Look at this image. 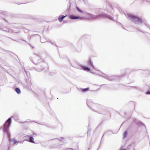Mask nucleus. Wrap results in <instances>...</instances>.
I'll return each mask as SVG.
<instances>
[{"label": "nucleus", "mask_w": 150, "mask_h": 150, "mask_svg": "<svg viewBox=\"0 0 150 150\" xmlns=\"http://www.w3.org/2000/svg\"><path fill=\"white\" fill-rule=\"evenodd\" d=\"M11 118H13L16 121L19 120V118L18 117V116L17 117H16L15 116H14L8 118L5 122L4 125L3 132L4 133H8V129L11 122Z\"/></svg>", "instance_id": "1"}, {"label": "nucleus", "mask_w": 150, "mask_h": 150, "mask_svg": "<svg viewBox=\"0 0 150 150\" xmlns=\"http://www.w3.org/2000/svg\"><path fill=\"white\" fill-rule=\"evenodd\" d=\"M88 15L92 19H95L98 18L100 17H102L104 18H108L112 21H115V19L113 18V17L106 13H102L96 15L89 13H88Z\"/></svg>", "instance_id": "2"}, {"label": "nucleus", "mask_w": 150, "mask_h": 150, "mask_svg": "<svg viewBox=\"0 0 150 150\" xmlns=\"http://www.w3.org/2000/svg\"><path fill=\"white\" fill-rule=\"evenodd\" d=\"M127 18L129 19L133 23L136 24H140L143 23L141 19L135 16H133L130 14H127Z\"/></svg>", "instance_id": "3"}, {"label": "nucleus", "mask_w": 150, "mask_h": 150, "mask_svg": "<svg viewBox=\"0 0 150 150\" xmlns=\"http://www.w3.org/2000/svg\"><path fill=\"white\" fill-rule=\"evenodd\" d=\"M103 106L100 104H95L93 106L92 109L100 114H104L105 113L103 111Z\"/></svg>", "instance_id": "4"}, {"label": "nucleus", "mask_w": 150, "mask_h": 150, "mask_svg": "<svg viewBox=\"0 0 150 150\" xmlns=\"http://www.w3.org/2000/svg\"><path fill=\"white\" fill-rule=\"evenodd\" d=\"M26 139L25 140L28 141L30 142L34 143L35 142L34 141V138L31 136H26L25 137Z\"/></svg>", "instance_id": "5"}, {"label": "nucleus", "mask_w": 150, "mask_h": 150, "mask_svg": "<svg viewBox=\"0 0 150 150\" xmlns=\"http://www.w3.org/2000/svg\"><path fill=\"white\" fill-rule=\"evenodd\" d=\"M100 76H102L104 77V78L107 79L108 80L110 81H111L113 80V79L114 78V76H108L102 73V74L100 75Z\"/></svg>", "instance_id": "6"}, {"label": "nucleus", "mask_w": 150, "mask_h": 150, "mask_svg": "<svg viewBox=\"0 0 150 150\" xmlns=\"http://www.w3.org/2000/svg\"><path fill=\"white\" fill-rule=\"evenodd\" d=\"M69 17L70 19H80L81 20H82L85 19V18L84 17H81L78 16H76L74 15H70L69 16Z\"/></svg>", "instance_id": "7"}, {"label": "nucleus", "mask_w": 150, "mask_h": 150, "mask_svg": "<svg viewBox=\"0 0 150 150\" xmlns=\"http://www.w3.org/2000/svg\"><path fill=\"white\" fill-rule=\"evenodd\" d=\"M87 65L89 67H92L94 69H96L93 65V62L92 61L89 59L87 62Z\"/></svg>", "instance_id": "8"}, {"label": "nucleus", "mask_w": 150, "mask_h": 150, "mask_svg": "<svg viewBox=\"0 0 150 150\" xmlns=\"http://www.w3.org/2000/svg\"><path fill=\"white\" fill-rule=\"evenodd\" d=\"M67 16V15L64 16V15H61L58 18V21L60 22H61L63 19L66 17Z\"/></svg>", "instance_id": "9"}, {"label": "nucleus", "mask_w": 150, "mask_h": 150, "mask_svg": "<svg viewBox=\"0 0 150 150\" xmlns=\"http://www.w3.org/2000/svg\"><path fill=\"white\" fill-rule=\"evenodd\" d=\"M86 103L87 105L89 107H91V105H92L93 104V102L91 101L90 100H86Z\"/></svg>", "instance_id": "10"}, {"label": "nucleus", "mask_w": 150, "mask_h": 150, "mask_svg": "<svg viewBox=\"0 0 150 150\" xmlns=\"http://www.w3.org/2000/svg\"><path fill=\"white\" fill-rule=\"evenodd\" d=\"M33 54L35 55H36L37 56V59H39V62H43L44 60L43 59H41L40 58V56L35 53H33Z\"/></svg>", "instance_id": "11"}, {"label": "nucleus", "mask_w": 150, "mask_h": 150, "mask_svg": "<svg viewBox=\"0 0 150 150\" xmlns=\"http://www.w3.org/2000/svg\"><path fill=\"white\" fill-rule=\"evenodd\" d=\"M133 121L134 122L136 123L137 124H139V125H142L143 124L141 122L139 121L138 120L136 119H134L133 120Z\"/></svg>", "instance_id": "12"}, {"label": "nucleus", "mask_w": 150, "mask_h": 150, "mask_svg": "<svg viewBox=\"0 0 150 150\" xmlns=\"http://www.w3.org/2000/svg\"><path fill=\"white\" fill-rule=\"evenodd\" d=\"M79 91H81L82 92H86L89 90V88H86L84 89L80 88L79 89Z\"/></svg>", "instance_id": "13"}, {"label": "nucleus", "mask_w": 150, "mask_h": 150, "mask_svg": "<svg viewBox=\"0 0 150 150\" xmlns=\"http://www.w3.org/2000/svg\"><path fill=\"white\" fill-rule=\"evenodd\" d=\"M82 68L85 71H90V68L87 67L82 66Z\"/></svg>", "instance_id": "14"}, {"label": "nucleus", "mask_w": 150, "mask_h": 150, "mask_svg": "<svg viewBox=\"0 0 150 150\" xmlns=\"http://www.w3.org/2000/svg\"><path fill=\"white\" fill-rule=\"evenodd\" d=\"M44 69V68L43 67H40V68H38V67L37 68L36 70L38 71H42Z\"/></svg>", "instance_id": "15"}, {"label": "nucleus", "mask_w": 150, "mask_h": 150, "mask_svg": "<svg viewBox=\"0 0 150 150\" xmlns=\"http://www.w3.org/2000/svg\"><path fill=\"white\" fill-rule=\"evenodd\" d=\"M16 92L18 94L21 93V91L20 89L18 88H16L15 89Z\"/></svg>", "instance_id": "16"}, {"label": "nucleus", "mask_w": 150, "mask_h": 150, "mask_svg": "<svg viewBox=\"0 0 150 150\" xmlns=\"http://www.w3.org/2000/svg\"><path fill=\"white\" fill-rule=\"evenodd\" d=\"M127 130H126L124 132L123 135V138H125L127 136Z\"/></svg>", "instance_id": "17"}, {"label": "nucleus", "mask_w": 150, "mask_h": 150, "mask_svg": "<svg viewBox=\"0 0 150 150\" xmlns=\"http://www.w3.org/2000/svg\"><path fill=\"white\" fill-rule=\"evenodd\" d=\"M27 85L28 86V87L29 88L30 87L32 83L30 81H27Z\"/></svg>", "instance_id": "18"}, {"label": "nucleus", "mask_w": 150, "mask_h": 150, "mask_svg": "<svg viewBox=\"0 0 150 150\" xmlns=\"http://www.w3.org/2000/svg\"><path fill=\"white\" fill-rule=\"evenodd\" d=\"M9 140H10V141H11L12 142H14V144H16L17 142L16 140L14 138H13V139H10Z\"/></svg>", "instance_id": "19"}, {"label": "nucleus", "mask_w": 150, "mask_h": 150, "mask_svg": "<svg viewBox=\"0 0 150 150\" xmlns=\"http://www.w3.org/2000/svg\"><path fill=\"white\" fill-rule=\"evenodd\" d=\"M47 41L48 42H50L52 45H55V43L54 42H52L50 40H49L48 41Z\"/></svg>", "instance_id": "20"}, {"label": "nucleus", "mask_w": 150, "mask_h": 150, "mask_svg": "<svg viewBox=\"0 0 150 150\" xmlns=\"http://www.w3.org/2000/svg\"><path fill=\"white\" fill-rule=\"evenodd\" d=\"M76 9L78 10V11L80 13H81L82 12V11L78 7H76Z\"/></svg>", "instance_id": "21"}, {"label": "nucleus", "mask_w": 150, "mask_h": 150, "mask_svg": "<svg viewBox=\"0 0 150 150\" xmlns=\"http://www.w3.org/2000/svg\"><path fill=\"white\" fill-rule=\"evenodd\" d=\"M30 60L32 61V62L34 64H37L38 63H35V62H34L33 61V58H32V57H30Z\"/></svg>", "instance_id": "22"}, {"label": "nucleus", "mask_w": 150, "mask_h": 150, "mask_svg": "<svg viewBox=\"0 0 150 150\" xmlns=\"http://www.w3.org/2000/svg\"><path fill=\"white\" fill-rule=\"evenodd\" d=\"M64 138L63 137H61L58 139V140L61 141H62L64 140Z\"/></svg>", "instance_id": "23"}, {"label": "nucleus", "mask_w": 150, "mask_h": 150, "mask_svg": "<svg viewBox=\"0 0 150 150\" xmlns=\"http://www.w3.org/2000/svg\"><path fill=\"white\" fill-rule=\"evenodd\" d=\"M81 13H84L85 14H87L88 13H87L85 11L83 10L82 11V12Z\"/></svg>", "instance_id": "24"}, {"label": "nucleus", "mask_w": 150, "mask_h": 150, "mask_svg": "<svg viewBox=\"0 0 150 150\" xmlns=\"http://www.w3.org/2000/svg\"><path fill=\"white\" fill-rule=\"evenodd\" d=\"M145 26L146 27H147L149 29H150V26H149V25H147V24H145Z\"/></svg>", "instance_id": "25"}, {"label": "nucleus", "mask_w": 150, "mask_h": 150, "mask_svg": "<svg viewBox=\"0 0 150 150\" xmlns=\"http://www.w3.org/2000/svg\"><path fill=\"white\" fill-rule=\"evenodd\" d=\"M25 73L26 74L27 76H28V74H29L28 72L27 71H26L25 70Z\"/></svg>", "instance_id": "26"}, {"label": "nucleus", "mask_w": 150, "mask_h": 150, "mask_svg": "<svg viewBox=\"0 0 150 150\" xmlns=\"http://www.w3.org/2000/svg\"><path fill=\"white\" fill-rule=\"evenodd\" d=\"M146 94H150V91H147L146 92Z\"/></svg>", "instance_id": "27"}, {"label": "nucleus", "mask_w": 150, "mask_h": 150, "mask_svg": "<svg viewBox=\"0 0 150 150\" xmlns=\"http://www.w3.org/2000/svg\"><path fill=\"white\" fill-rule=\"evenodd\" d=\"M44 39V38H42V39H41V42H45V41L43 42V40ZM46 41H45V42H46Z\"/></svg>", "instance_id": "28"}, {"label": "nucleus", "mask_w": 150, "mask_h": 150, "mask_svg": "<svg viewBox=\"0 0 150 150\" xmlns=\"http://www.w3.org/2000/svg\"><path fill=\"white\" fill-rule=\"evenodd\" d=\"M29 44V45L31 47H32V49H33V48L34 47L33 46H32V45H31L30 44Z\"/></svg>", "instance_id": "29"}, {"label": "nucleus", "mask_w": 150, "mask_h": 150, "mask_svg": "<svg viewBox=\"0 0 150 150\" xmlns=\"http://www.w3.org/2000/svg\"><path fill=\"white\" fill-rule=\"evenodd\" d=\"M90 72H91V73H92V74H95V72H92V71H90Z\"/></svg>", "instance_id": "30"}, {"label": "nucleus", "mask_w": 150, "mask_h": 150, "mask_svg": "<svg viewBox=\"0 0 150 150\" xmlns=\"http://www.w3.org/2000/svg\"><path fill=\"white\" fill-rule=\"evenodd\" d=\"M69 3L70 4V6H69V9H70V7H71V3L70 2H69Z\"/></svg>", "instance_id": "31"}, {"label": "nucleus", "mask_w": 150, "mask_h": 150, "mask_svg": "<svg viewBox=\"0 0 150 150\" xmlns=\"http://www.w3.org/2000/svg\"><path fill=\"white\" fill-rule=\"evenodd\" d=\"M32 36H33V35H32V36H30L29 38V37H28V39H30L31 37H32Z\"/></svg>", "instance_id": "32"}, {"label": "nucleus", "mask_w": 150, "mask_h": 150, "mask_svg": "<svg viewBox=\"0 0 150 150\" xmlns=\"http://www.w3.org/2000/svg\"><path fill=\"white\" fill-rule=\"evenodd\" d=\"M0 29L3 30V28H1V27H0Z\"/></svg>", "instance_id": "33"}, {"label": "nucleus", "mask_w": 150, "mask_h": 150, "mask_svg": "<svg viewBox=\"0 0 150 150\" xmlns=\"http://www.w3.org/2000/svg\"><path fill=\"white\" fill-rule=\"evenodd\" d=\"M19 122V123H23V122Z\"/></svg>", "instance_id": "34"}, {"label": "nucleus", "mask_w": 150, "mask_h": 150, "mask_svg": "<svg viewBox=\"0 0 150 150\" xmlns=\"http://www.w3.org/2000/svg\"><path fill=\"white\" fill-rule=\"evenodd\" d=\"M3 127H1L0 128V129H2L3 128Z\"/></svg>", "instance_id": "35"}, {"label": "nucleus", "mask_w": 150, "mask_h": 150, "mask_svg": "<svg viewBox=\"0 0 150 150\" xmlns=\"http://www.w3.org/2000/svg\"><path fill=\"white\" fill-rule=\"evenodd\" d=\"M43 64H46V63H42Z\"/></svg>", "instance_id": "36"}, {"label": "nucleus", "mask_w": 150, "mask_h": 150, "mask_svg": "<svg viewBox=\"0 0 150 150\" xmlns=\"http://www.w3.org/2000/svg\"><path fill=\"white\" fill-rule=\"evenodd\" d=\"M91 149V148H88V150H89Z\"/></svg>", "instance_id": "37"}, {"label": "nucleus", "mask_w": 150, "mask_h": 150, "mask_svg": "<svg viewBox=\"0 0 150 150\" xmlns=\"http://www.w3.org/2000/svg\"><path fill=\"white\" fill-rule=\"evenodd\" d=\"M121 150H126L125 149H122Z\"/></svg>", "instance_id": "38"}, {"label": "nucleus", "mask_w": 150, "mask_h": 150, "mask_svg": "<svg viewBox=\"0 0 150 150\" xmlns=\"http://www.w3.org/2000/svg\"><path fill=\"white\" fill-rule=\"evenodd\" d=\"M139 30V31L142 32V31H141L139 30Z\"/></svg>", "instance_id": "39"}, {"label": "nucleus", "mask_w": 150, "mask_h": 150, "mask_svg": "<svg viewBox=\"0 0 150 150\" xmlns=\"http://www.w3.org/2000/svg\"><path fill=\"white\" fill-rule=\"evenodd\" d=\"M23 40V41H25V42H26L25 40Z\"/></svg>", "instance_id": "40"}, {"label": "nucleus", "mask_w": 150, "mask_h": 150, "mask_svg": "<svg viewBox=\"0 0 150 150\" xmlns=\"http://www.w3.org/2000/svg\"><path fill=\"white\" fill-rule=\"evenodd\" d=\"M37 123L39 124H41L40 123H38V122H37Z\"/></svg>", "instance_id": "41"}, {"label": "nucleus", "mask_w": 150, "mask_h": 150, "mask_svg": "<svg viewBox=\"0 0 150 150\" xmlns=\"http://www.w3.org/2000/svg\"><path fill=\"white\" fill-rule=\"evenodd\" d=\"M4 20H5V21H6V20L4 19Z\"/></svg>", "instance_id": "42"}]
</instances>
